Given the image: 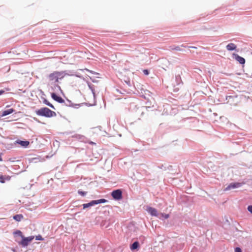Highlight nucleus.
I'll list each match as a JSON object with an SVG mask.
<instances>
[{
  "label": "nucleus",
  "mask_w": 252,
  "mask_h": 252,
  "mask_svg": "<svg viewBox=\"0 0 252 252\" xmlns=\"http://www.w3.org/2000/svg\"><path fill=\"white\" fill-rule=\"evenodd\" d=\"M65 75L64 71H54L48 75V80L51 83H56L59 80L63 79Z\"/></svg>",
  "instance_id": "f257e3e1"
},
{
  "label": "nucleus",
  "mask_w": 252,
  "mask_h": 252,
  "mask_svg": "<svg viewBox=\"0 0 252 252\" xmlns=\"http://www.w3.org/2000/svg\"><path fill=\"white\" fill-rule=\"evenodd\" d=\"M36 115L45 117H52L56 116L55 112L51 110L48 108L43 107L35 111Z\"/></svg>",
  "instance_id": "f03ea898"
},
{
  "label": "nucleus",
  "mask_w": 252,
  "mask_h": 252,
  "mask_svg": "<svg viewBox=\"0 0 252 252\" xmlns=\"http://www.w3.org/2000/svg\"><path fill=\"white\" fill-rule=\"evenodd\" d=\"M107 202V200L105 199H100L96 200H92L90 202L86 204H84L83 209H85L88 208L89 207L92 206L93 205L98 204L99 203H104Z\"/></svg>",
  "instance_id": "7ed1b4c3"
},
{
  "label": "nucleus",
  "mask_w": 252,
  "mask_h": 252,
  "mask_svg": "<svg viewBox=\"0 0 252 252\" xmlns=\"http://www.w3.org/2000/svg\"><path fill=\"white\" fill-rule=\"evenodd\" d=\"M34 238L33 236H31L28 237H25L23 236V237L21 238L22 239V241L18 242V243L22 247H26L33 240Z\"/></svg>",
  "instance_id": "20e7f679"
},
{
  "label": "nucleus",
  "mask_w": 252,
  "mask_h": 252,
  "mask_svg": "<svg viewBox=\"0 0 252 252\" xmlns=\"http://www.w3.org/2000/svg\"><path fill=\"white\" fill-rule=\"evenodd\" d=\"M111 195L115 200H120L122 198V191L121 189H116L111 192Z\"/></svg>",
  "instance_id": "39448f33"
},
{
  "label": "nucleus",
  "mask_w": 252,
  "mask_h": 252,
  "mask_svg": "<svg viewBox=\"0 0 252 252\" xmlns=\"http://www.w3.org/2000/svg\"><path fill=\"white\" fill-rule=\"evenodd\" d=\"M242 184L240 183H232L230 184L224 190H228L231 189L239 188L242 186Z\"/></svg>",
  "instance_id": "423d86ee"
},
{
  "label": "nucleus",
  "mask_w": 252,
  "mask_h": 252,
  "mask_svg": "<svg viewBox=\"0 0 252 252\" xmlns=\"http://www.w3.org/2000/svg\"><path fill=\"white\" fill-rule=\"evenodd\" d=\"M51 96L54 100H56V101L59 103H62L64 102V100L63 98H62L61 96L57 95L56 94L54 93H52Z\"/></svg>",
  "instance_id": "0eeeda50"
},
{
  "label": "nucleus",
  "mask_w": 252,
  "mask_h": 252,
  "mask_svg": "<svg viewBox=\"0 0 252 252\" xmlns=\"http://www.w3.org/2000/svg\"><path fill=\"white\" fill-rule=\"evenodd\" d=\"M233 56L234 57L235 60L238 61L241 64H244L245 63V60L242 57L239 56L238 55L234 53Z\"/></svg>",
  "instance_id": "6e6552de"
},
{
  "label": "nucleus",
  "mask_w": 252,
  "mask_h": 252,
  "mask_svg": "<svg viewBox=\"0 0 252 252\" xmlns=\"http://www.w3.org/2000/svg\"><path fill=\"white\" fill-rule=\"evenodd\" d=\"M15 143L18 144L21 146L23 147H27L30 144V142L28 141H21L19 140H16L15 141Z\"/></svg>",
  "instance_id": "1a4fd4ad"
},
{
  "label": "nucleus",
  "mask_w": 252,
  "mask_h": 252,
  "mask_svg": "<svg viewBox=\"0 0 252 252\" xmlns=\"http://www.w3.org/2000/svg\"><path fill=\"white\" fill-rule=\"evenodd\" d=\"M147 211L152 216H157L158 215L157 210L154 208L149 207L147 208Z\"/></svg>",
  "instance_id": "9d476101"
},
{
  "label": "nucleus",
  "mask_w": 252,
  "mask_h": 252,
  "mask_svg": "<svg viewBox=\"0 0 252 252\" xmlns=\"http://www.w3.org/2000/svg\"><path fill=\"white\" fill-rule=\"evenodd\" d=\"M226 48L228 51H232L236 49L237 46L233 43H230L226 46Z\"/></svg>",
  "instance_id": "9b49d317"
},
{
  "label": "nucleus",
  "mask_w": 252,
  "mask_h": 252,
  "mask_svg": "<svg viewBox=\"0 0 252 252\" xmlns=\"http://www.w3.org/2000/svg\"><path fill=\"white\" fill-rule=\"evenodd\" d=\"M11 179L10 176H0V182L1 183H4L5 181H9Z\"/></svg>",
  "instance_id": "f8f14e48"
},
{
  "label": "nucleus",
  "mask_w": 252,
  "mask_h": 252,
  "mask_svg": "<svg viewBox=\"0 0 252 252\" xmlns=\"http://www.w3.org/2000/svg\"><path fill=\"white\" fill-rule=\"evenodd\" d=\"M14 111V110L12 108L6 110H4L2 112V116H5L7 115L10 114Z\"/></svg>",
  "instance_id": "ddd939ff"
},
{
  "label": "nucleus",
  "mask_w": 252,
  "mask_h": 252,
  "mask_svg": "<svg viewBox=\"0 0 252 252\" xmlns=\"http://www.w3.org/2000/svg\"><path fill=\"white\" fill-rule=\"evenodd\" d=\"M13 219L17 221H20L23 219V216L22 214L16 215L13 216Z\"/></svg>",
  "instance_id": "4468645a"
},
{
  "label": "nucleus",
  "mask_w": 252,
  "mask_h": 252,
  "mask_svg": "<svg viewBox=\"0 0 252 252\" xmlns=\"http://www.w3.org/2000/svg\"><path fill=\"white\" fill-rule=\"evenodd\" d=\"M139 247V243L138 242H134L132 245L130 246L131 250H134L137 249Z\"/></svg>",
  "instance_id": "2eb2a0df"
},
{
  "label": "nucleus",
  "mask_w": 252,
  "mask_h": 252,
  "mask_svg": "<svg viewBox=\"0 0 252 252\" xmlns=\"http://www.w3.org/2000/svg\"><path fill=\"white\" fill-rule=\"evenodd\" d=\"M13 234L14 235H18L20 236L21 238H22L23 237L22 232L20 230H16L14 232Z\"/></svg>",
  "instance_id": "dca6fc26"
},
{
  "label": "nucleus",
  "mask_w": 252,
  "mask_h": 252,
  "mask_svg": "<svg viewBox=\"0 0 252 252\" xmlns=\"http://www.w3.org/2000/svg\"><path fill=\"white\" fill-rule=\"evenodd\" d=\"M161 216L162 217L165 218V219H168L169 217V214H166L164 213H161Z\"/></svg>",
  "instance_id": "f3484780"
},
{
  "label": "nucleus",
  "mask_w": 252,
  "mask_h": 252,
  "mask_svg": "<svg viewBox=\"0 0 252 252\" xmlns=\"http://www.w3.org/2000/svg\"><path fill=\"white\" fill-rule=\"evenodd\" d=\"M86 192L78 190V193L82 196L85 195L86 194Z\"/></svg>",
  "instance_id": "a211bd4d"
},
{
  "label": "nucleus",
  "mask_w": 252,
  "mask_h": 252,
  "mask_svg": "<svg viewBox=\"0 0 252 252\" xmlns=\"http://www.w3.org/2000/svg\"><path fill=\"white\" fill-rule=\"evenodd\" d=\"M36 240H43V239L41 235H38L36 237Z\"/></svg>",
  "instance_id": "6ab92c4d"
},
{
  "label": "nucleus",
  "mask_w": 252,
  "mask_h": 252,
  "mask_svg": "<svg viewBox=\"0 0 252 252\" xmlns=\"http://www.w3.org/2000/svg\"><path fill=\"white\" fill-rule=\"evenodd\" d=\"M248 211L252 214V205L249 206L248 207Z\"/></svg>",
  "instance_id": "aec40b11"
},
{
  "label": "nucleus",
  "mask_w": 252,
  "mask_h": 252,
  "mask_svg": "<svg viewBox=\"0 0 252 252\" xmlns=\"http://www.w3.org/2000/svg\"><path fill=\"white\" fill-rule=\"evenodd\" d=\"M235 252H242V251L240 248H236L235 249Z\"/></svg>",
  "instance_id": "412c9836"
},
{
  "label": "nucleus",
  "mask_w": 252,
  "mask_h": 252,
  "mask_svg": "<svg viewBox=\"0 0 252 252\" xmlns=\"http://www.w3.org/2000/svg\"><path fill=\"white\" fill-rule=\"evenodd\" d=\"M173 50H176V51H181V49L179 46H176L175 48L173 49Z\"/></svg>",
  "instance_id": "4be33fe9"
},
{
  "label": "nucleus",
  "mask_w": 252,
  "mask_h": 252,
  "mask_svg": "<svg viewBox=\"0 0 252 252\" xmlns=\"http://www.w3.org/2000/svg\"><path fill=\"white\" fill-rule=\"evenodd\" d=\"M46 105H47L48 106H50V107H51L52 108H54V106L52 104H51L50 102H48V103H46Z\"/></svg>",
  "instance_id": "5701e85b"
},
{
  "label": "nucleus",
  "mask_w": 252,
  "mask_h": 252,
  "mask_svg": "<svg viewBox=\"0 0 252 252\" xmlns=\"http://www.w3.org/2000/svg\"><path fill=\"white\" fill-rule=\"evenodd\" d=\"M143 72L146 75H148L149 74V71H148V70H146V69L144 70Z\"/></svg>",
  "instance_id": "b1692460"
},
{
  "label": "nucleus",
  "mask_w": 252,
  "mask_h": 252,
  "mask_svg": "<svg viewBox=\"0 0 252 252\" xmlns=\"http://www.w3.org/2000/svg\"><path fill=\"white\" fill-rule=\"evenodd\" d=\"M55 88H57V89H59V90H61V89L60 86H59L58 85H56L55 86Z\"/></svg>",
  "instance_id": "393cba45"
},
{
  "label": "nucleus",
  "mask_w": 252,
  "mask_h": 252,
  "mask_svg": "<svg viewBox=\"0 0 252 252\" xmlns=\"http://www.w3.org/2000/svg\"><path fill=\"white\" fill-rule=\"evenodd\" d=\"M4 91H3V90H1V91H0V95H1V94H3V93H4Z\"/></svg>",
  "instance_id": "a878e982"
},
{
  "label": "nucleus",
  "mask_w": 252,
  "mask_h": 252,
  "mask_svg": "<svg viewBox=\"0 0 252 252\" xmlns=\"http://www.w3.org/2000/svg\"><path fill=\"white\" fill-rule=\"evenodd\" d=\"M44 103L46 104V103H48V102H49L47 100H45L44 101Z\"/></svg>",
  "instance_id": "bb28decb"
},
{
  "label": "nucleus",
  "mask_w": 252,
  "mask_h": 252,
  "mask_svg": "<svg viewBox=\"0 0 252 252\" xmlns=\"http://www.w3.org/2000/svg\"><path fill=\"white\" fill-rule=\"evenodd\" d=\"M189 48H195V49H196V47H194V46H189Z\"/></svg>",
  "instance_id": "cd10ccee"
},
{
  "label": "nucleus",
  "mask_w": 252,
  "mask_h": 252,
  "mask_svg": "<svg viewBox=\"0 0 252 252\" xmlns=\"http://www.w3.org/2000/svg\"><path fill=\"white\" fill-rule=\"evenodd\" d=\"M89 87H90V88L92 89V92H93V94H94V90L93 89H92V88H91L90 86H89Z\"/></svg>",
  "instance_id": "c85d7f7f"
},
{
  "label": "nucleus",
  "mask_w": 252,
  "mask_h": 252,
  "mask_svg": "<svg viewBox=\"0 0 252 252\" xmlns=\"http://www.w3.org/2000/svg\"><path fill=\"white\" fill-rule=\"evenodd\" d=\"M2 158L0 157V161H2Z\"/></svg>",
  "instance_id": "c756f323"
}]
</instances>
